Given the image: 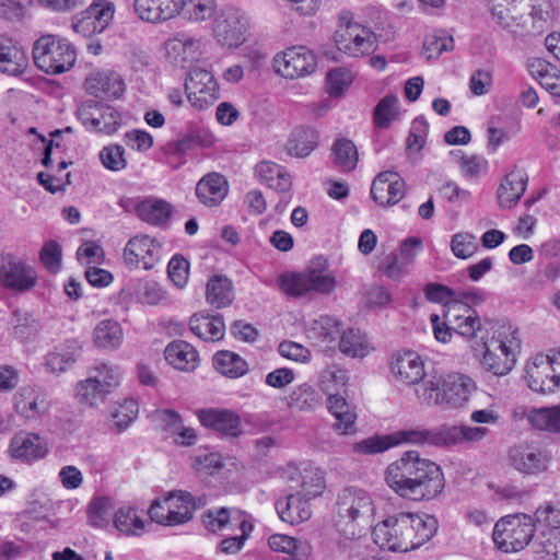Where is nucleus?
Segmentation results:
<instances>
[{"instance_id": "nucleus-39", "label": "nucleus", "mask_w": 560, "mask_h": 560, "mask_svg": "<svg viewBox=\"0 0 560 560\" xmlns=\"http://www.w3.org/2000/svg\"><path fill=\"white\" fill-rule=\"evenodd\" d=\"M318 132L311 127L296 128L289 138L287 152L295 158H305L317 147Z\"/></svg>"}, {"instance_id": "nucleus-53", "label": "nucleus", "mask_w": 560, "mask_h": 560, "mask_svg": "<svg viewBox=\"0 0 560 560\" xmlns=\"http://www.w3.org/2000/svg\"><path fill=\"white\" fill-rule=\"evenodd\" d=\"M182 13L192 22L211 19L217 10V0H183Z\"/></svg>"}, {"instance_id": "nucleus-54", "label": "nucleus", "mask_w": 560, "mask_h": 560, "mask_svg": "<svg viewBox=\"0 0 560 560\" xmlns=\"http://www.w3.org/2000/svg\"><path fill=\"white\" fill-rule=\"evenodd\" d=\"M138 412V404L133 399H125L122 402L114 406L110 416L117 432H124L137 419Z\"/></svg>"}, {"instance_id": "nucleus-2", "label": "nucleus", "mask_w": 560, "mask_h": 560, "mask_svg": "<svg viewBox=\"0 0 560 560\" xmlns=\"http://www.w3.org/2000/svg\"><path fill=\"white\" fill-rule=\"evenodd\" d=\"M436 530L438 521L432 515L398 513L376 524L372 534L381 549L407 552L430 540Z\"/></svg>"}, {"instance_id": "nucleus-36", "label": "nucleus", "mask_w": 560, "mask_h": 560, "mask_svg": "<svg viewBox=\"0 0 560 560\" xmlns=\"http://www.w3.org/2000/svg\"><path fill=\"white\" fill-rule=\"evenodd\" d=\"M138 218L151 225L161 226L165 224L172 214V207L162 199L147 198L136 207Z\"/></svg>"}, {"instance_id": "nucleus-34", "label": "nucleus", "mask_w": 560, "mask_h": 560, "mask_svg": "<svg viewBox=\"0 0 560 560\" xmlns=\"http://www.w3.org/2000/svg\"><path fill=\"white\" fill-rule=\"evenodd\" d=\"M86 90L95 96L118 97L124 92V82L115 72H97L86 79Z\"/></svg>"}, {"instance_id": "nucleus-64", "label": "nucleus", "mask_w": 560, "mask_h": 560, "mask_svg": "<svg viewBox=\"0 0 560 560\" xmlns=\"http://www.w3.org/2000/svg\"><path fill=\"white\" fill-rule=\"evenodd\" d=\"M39 259L47 271L57 273L62 265V249L59 243L46 242L40 249Z\"/></svg>"}, {"instance_id": "nucleus-63", "label": "nucleus", "mask_w": 560, "mask_h": 560, "mask_svg": "<svg viewBox=\"0 0 560 560\" xmlns=\"http://www.w3.org/2000/svg\"><path fill=\"white\" fill-rule=\"evenodd\" d=\"M348 381V372L340 366L332 365L323 372L320 378V386L325 393L331 394L345 387Z\"/></svg>"}, {"instance_id": "nucleus-59", "label": "nucleus", "mask_w": 560, "mask_h": 560, "mask_svg": "<svg viewBox=\"0 0 560 560\" xmlns=\"http://www.w3.org/2000/svg\"><path fill=\"white\" fill-rule=\"evenodd\" d=\"M34 434L20 431L11 441L10 452L12 457L30 462L35 457Z\"/></svg>"}, {"instance_id": "nucleus-44", "label": "nucleus", "mask_w": 560, "mask_h": 560, "mask_svg": "<svg viewBox=\"0 0 560 560\" xmlns=\"http://www.w3.org/2000/svg\"><path fill=\"white\" fill-rule=\"evenodd\" d=\"M290 408L313 411L322 405V395L311 385L301 384L287 398Z\"/></svg>"}, {"instance_id": "nucleus-17", "label": "nucleus", "mask_w": 560, "mask_h": 560, "mask_svg": "<svg viewBox=\"0 0 560 560\" xmlns=\"http://www.w3.org/2000/svg\"><path fill=\"white\" fill-rule=\"evenodd\" d=\"M444 317L456 334L467 339L475 338L481 329V319L477 311L462 300L446 302Z\"/></svg>"}, {"instance_id": "nucleus-31", "label": "nucleus", "mask_w": 560, "mask_h": 560, "mask_svg": "<svg viewBox=\"0 0 560 560\" xmlns=\"http://www.w3.org/2000/svg\"><path fill=\"white\" fill-rule=\"evenodd\" d=\"M228 194V183L220 174L205 176L196 187V195L200 202L208 207L218 206Z\"/></svg>"}, {"instance_id": "nucleus-14", "label": "nucleus", "mask_w": 560, "mask_h": 560, "mask_svg": "<svg viewBox=\"0 0 560 560\" xmlns=\"http://www.w3.org/2000/svg\"><path fill=\"white\" fill-rule=\"evenodd\" d=\"M202 521L212 533L240 530V534L250 535L254 529L252 517L236 508H214L206 511Z\"/></svg>"}, {"instance_id": "nucleus-32", "label": "nucleus", "mask_w": 560, "mask_h": 560, "mask_svg": "<svg viewBox=\"0 0 560 560\" xmlns=\"http://www.w3.org/2000/svg\"><path fill=\"white\" fill-rule=\"evenodd\" d=\"M190 330L205 341H218L224 337L225 324L221 316L195 314L189 320Z\"/></svg>"}, {"instance_id": "nucleus-45", "label": "nucleus", "mask_w": 560, "mask_h": 560, "mask_svg": "<svg viewBox=\"0 0 560 560\" xmlns=\"http://www.w3.org/2000/svg\"><path fill=\"white\" fill-rule=\"evenodd\" d=\"M27 59L24 52L11 43H0V71L10 75H18L24 71Z\"/></svg>"}, {"instance_id": "nucleus-50", "label": "nucleus", "mask_w": 560, "mask_h": 560, "mask_svg": "<svg viewBox=\"0 0 560 560\" xmlns=\"http://www.w3.org/2000/svg\"><path fill=\"white\" fill-rule=\"evenodd\" d=\"M528 421L538 430L560 432V406L534 409L528 413Z\"/></svg>"}, {"instance_id": "nucleus-19", "label": "nucleus", "mask_w": 560, "mask_h": 560, "mask_svg": "<svg viewBox=\"0 0 560 560\" xmlns=\"http://www.w3.org/2000/svg\"><path fill=\"white\" fill-rule=\"evenodd\" d=\"M389 368L396 381L407 385H416V387L430 374L424 370L422 358L410 350L394 354Z\"/></svg>"}, {"instance_id": "nucleus-7", "label": "nucleus", "mask_w": 560, "mask_h": 560, "mask_svg": "<svg viewBox=\"0 0 560 560\" xmlns=\"http://www.w3.org/2000/svg\"><path fill=\"white\" fill-rule=\"evenodd\" d=\"M335 43L340 52L352 58L369 55L376 47L374 34L368 27L352 22L348 14H342L339 18Z\"/></svg>"}, {"instance_id": "nucleus-13", "label": "nucleus", "mask_w": 560, "mask_h": 560, "mask_svg": "<svg viewBox=\"0 0 560 560\" xmlns=\"http://www.w3.org/2000/svg\"><path fill=\"white\" fill-rule=\"evenodd\" d=\"M187 100L192 107L199 110L209 108L219 98L217 81L211 72L196 68L192 69L185 82Z\"/></svg>"}, {"instance_id": "nucleus-9", "label": "nucleus", "mask_w": 560, "mask_h": 560, "mask_svg": "<svg viewBox=\"0 0 560 560\" xmlns=\"http://www.w3.org/2000/svg\"><path fill=\"white\" fill-rule=\"evenodd\" d=\"M525 380L534 392H553L560 385V350L535 355L526 365Z\"/></svg>"}, {"instance_id": "nucleus-40", "label": "nucleus", "mask_w": 560, "mask_h": 560, "mask_svg": "<svg viewBox=\"0 0 560 560\" xmlns=\"http://www.w3.org/2000/svg\"><path fill=\"white\" fill-rule=\"evenodd\" d=\"M122 339V328L113 319L101 320L93 330V341L102 349L115 350L120 347Z\"/></svg>"}, {"instance_id": "nucleus-24", "label": "nucleus", "mask_w": 560, "mask_h": 560, "mask_svg": "<svg viewBox=\"0 0 560 560\" xmlns=\"http://www.w3.org/2000/svg\"><path fill=\"white\" fill-rule=\"evenodd\" d=\"M511 465L521 472L536 474L546 468L547 456L536 446L518 444L509 452Z\"/></svg>"}, {"instance_id": "nucleus-20", "label": "nucleus", "mask_w": 560, "mask_h": 560, "mask_svg": "<svg viewBox=\"0 0 560 560\" xmlns=\"http://www.w3.org/2000/svg\"><path fill=\"white\" fill-rule=\"evenodd\" d=\"M183 3V0H133V10L140 20L159 24L179 15Z\"/></svg>"}, {"instance_id": "nucleus-51", "label": "nucleus", "mask_w": 560, "mask_h": 560, "mask_svg": "<svg viewBox=\"0 0 560 560\" xmlns=\"http://www.w3.org/2000/svg\"><path fill=\"white\" fill-rule=\"evenodd\" d=\"M399 118V101L396 95L389 94L380 100L374 108V122L378 128H388Z\"/></svg>"}, {"instance_id": "nucleus-27", "label": "nucleus", "mask_w": 560, "mask_h": 560, "mask_svg": "<svg viewBox=\"0 0 560 560\" xmlns=\"http://www.w3.org/2000/svg\"><path fill=\"white\" fill-rule=\"evenodd\" d=\"M304 275L311 292L328 294L336 288V277L329 270L328 260L322 256L311 260Z\"/></svg>"}, {"instance_id": "nucleus-35", "label": "nucleus", "mask_w": 560, "mask_h": 560, "mask_svg": "<svg viewBox=\"0 0 560 560\" xmlns=\"http://www.w3.org/2000/svg\"><path fill=\"white\" fill-rule=\"evenodd\" d=\"M330 160L339 172L353 171L359 162V152L353 141L347 138L336 139L330 148Z\"/></svg>"}, {"instance_id": "nucleus-47", "label": "nucleus", "mask_w": 560, "mask_h": 560, "mask_svg": "<svg viewBox=\"0 0 560 560\" xmlns=\"http://www.w3.org/2000/svg\"><path fill=\"white\" fill-rule=\"evenodd\" d=\"M96 378L101 386L110 394L118 387L122 380V372L120 368L110 362H98L90 369V375Z\"/></svg>"}, {"instance_id": "nucleus-43", "label": "nucleus", "mask_w": 560, "mask_h": 560, "mask_svg": "<svg viewBox=\"0 0 560 560\" xmlns=\"http://www.w3.org/2000/svg\"><path fill=\"white\" fill-rule=\"evenodd\" d=\"M206 299L217 308L230 305L233 300L232 282L224 276L212 277L207 283Z\"/></svg>"}, {"instance_id": "nucleus-29", "label": "nucleus", "mask_w": 560, "mask_h": 560, "mask_svg": "<svg viewBox=\"0 0 560 560\" xmlns=\"http://www.w3.org/2000/svg\"><path fill=\"white\" fill-rule=\"evenodd\" d=\"M339 322L330 316L322 315L306 323L305 334L317 346H329L340 335Z\"/></svg>"}, {"instance_id": "nucleus-46", "label": "nucleus", "mask_w": 560, "mask_h": 560, "mask_svg": "<svg viewBox=\"0 0 560 560\" xmlns=\"http://www.w3.org/2000/svg\"><path fill=\"white\" fill-rule=\"evenodd\" d=\"M268 545L273 551L292 556L308 557L312 552V547L307 541L282 534L271 535Z\"/></svg>"}, {"instance_id": "nucleus-42", "label": "nucleus", "mask_w": 560, "mask_h": 560, "mask_svg": "<svg viewBox=\"0 0 560 560\" xmlns=\"http://www.w3.org/2000/svg\"><path fill=\"white\" fill-rule=\"evenodd\" d=\"M113 524L127 536H140L145 523L133 506L122 505L114 512Z\"/></svg>"}, {"instance_id": "nucleus-33", "label": "nucleus", "mask_w": 560, "mask_h": 560, "mask_svg": "<svg viewBox=\"0 0 560 560\" xmlns=\"http://www.w3.org/2000/svg\"><path fill=\"white\" fill-rule=\"evenodd\" d=\"M528 71L552 96L560 97V72L551 63L540 58L528 61Z\"/></svg>"}, {"instance_id": "nucleus-12", "label": "nucleus", "mask_w": 560, "mask_h": 560, "mask_svg": "<svg viewBox=\"0 0 560 560\" xmlns=\"http://www.w3.org/2000/svg\"><path fill=\"white\" fill-rule=\"evenodd\" d=\"M247 16L236 8H226L215 19L213 33L218 42L229 48H237L246 40Z\"/></svg>"}, {"instance_id": "nucleus-3", "label": "nucleus", "mask_w": 560, "mask_h": 560, "mask_svg": "<svg viewBox=\"0 0 560 560\" xmlns=\"http://www.w3.org/2000/svg\"><path fill=\"white\" fill-rule=\"evenodd\" d=\"M475 389L476 383L467 375H444L433 370L415 388V395L421 405L452 409L464 407Z\"/></svg>"}, {"instance_id": "nucleus-8", "label": "nucleus", "mask_w": 560, "mask_h": 560, "mask_svg": "<svg viewBox=\"0 0 560 560\" xmlns=\"http://www.w3.org/2000/svg\"><path fill=\"white\" fill-rule=\"evenodd\" d=\"M75 61V51L63 39L45 35L37 39V68L49 74L68 71Z\"/></svg>"}, {"instance_id": "nucleus-22", "label": "nucleus", "mask_w": 560, "mask_h": 560, "mask_svg": "<svg viewBox=\"0 0 560 560\" xmlns=\"http://www.w3.org/2000/svg\"><path fill=\"white\" fill-rule=\"evenodd\" d=\"M371 195L382 207L396 205L405 195V182L396 172H382L373 180Z\"/></svg>"}, {"instance_id": "nucleus-10", "label": "nucleus", "mask_w": 560, "mask_h": 560, "mask_svg": "<svg viewBox=\"0 0 560 560\" xmlns=\"http://www.w3.org/2000/svg\"><path fill=\"white\" fill-rule=\"evenodd\" d=\"M124 262L129 269H153L161 260L160 241L147 234L131 237L124 247Z\"/></svg>"}, {"instance_id": "nucleus-37", "label": "nucleus", "mask_w": 560, "mask_h": 560, "mask_svg": "<svg viewBox=\"0 0 560 560\" xmlns=\"http://www.w3.org/2000/svg\"><path fill=\"white\" fill-rule=\"evenodd\" d=\"M255 173L260 182L275 190L288 191L291 188V176L279 164L269 161L260 162L256 165Z\"/></svg>"}, {"instance_id": "nucleus-6", "label": "nucleus", "mask_w": 560, "mask_h": 560, "mask_svg": "<svg viewBox=\"0 0 560 560\" xmlns=\"http://www.w3.org/2000/svg\"><path fill=\"white\" fill-rule=\"evenodd\" d=\"M533 518L520 513L506 515L499 520L493 528L492 538L495 546L504 552L524 549L534 536Z\"/></svg>"}, {"instance_id": "nucleus-11", "label": "nucleus", "mask_w": 560, "mask_h": 560, "mask_svg": "<svg viewBox=\"0 0 560 560\" xmlns=\"http://www.w3.org/2000/svg\"><path fill=\"white\" fill-rule=\"evenodd\" d=\"M275 71L285 79H298L313 73L317 67L315 54L304 46H294L273 58Z\"/></svg>"}, {"instance_id": "nucleus-25", "label": "nucleus", "mask_w": 560, "mask_h": 560, "mask_svg": "<svg viewBox=\"0 0 560 560\" xmlns=\"http://www.w3.org/2000/svg\"><path fill=\"white\" fill-rule=\"evenodd\" d=\"M170 526H177L189 522L195 510L202 504L201 499H196L186 491H172L167 493Z\"/></svg>"}, {"instance_id": "nucleus-26", "label": "nucleus", "mask_w": 560, "mask_h": 560, "mask_svg": "<svg viewBox=\"0 0 560 560\" xmlns=\"http://www.w3.org/2000/svg\"><path fill=\"white\" fill-rule=\"evenodd\" d=\"M528 177L517 167L512 168L502 179L498 191V203L501 208H512L526 190Z\"/></svg>"}, {"instance_id": "nucleus-61", "label": "nucleus", "mask_w": 560, "mask_h": 560, "mask_svg": "<svg viewBox=\"0 0 560 560\" xmlns=\"http://www.w3.org/2000/svg\"><path fill=\"white\" fill-rule=\"evenodd\" d=\"M479 246L474 234L468 232L456 233L451 240V250L459 259H468L478 250Z\"/></svg>"}, {"instance_id": "nucleus-41", "label": "nucleus", "mask_w": 560, "mask_h": 560, "mask_svg": "<svg viewBox=\"0 0 560 560\" xmlns=\"http://www.w3.org/2000/svg\"><path fill=\"white\" fill-rule=\"evenodd\" d=\"M213 366L220 374L230 378L241 377L248 372L246 360L230 350L218 351L213 357Z\"/></svg>"}, {"instance_id": "nucleus-55", "label": "nucleus", "mask_w": 560, "mask_h": 560, "mask_svg": "<svg viewBox=\"0 0 560 560\" xmlns=\"http://www.w3.org/2000/svg\"><path fill=\"white\" fill-rule=\"evenodd\" d=\"M393 447L390 435H372L352 444V452L358 455L371 456L384 453Z\"/></svg>"}, {"instance_id": "nucleus-60", "label": "nucleus", "mask_w": 560, "mask_h": 560, "mask_svg": "<svg viewBox=\"0 0 560 560\" xmlns=\"http://www.w3.org/2000/svg\"><path fill=\"white\" fill-rule=\"evenodd\" d=\"M393 447L400 444H429L432 445V429L415 428L390 433Z\"/></svg>"}, {"instance_id": "nucleus-1", "label": "nucleus", "mask_w": 560, "mask_h": 560, "mask_svg": "<svg viewBox=\"0 0 560 560\" xmlns=\"http://www.w3.org/2000/svg\"><path fill=\"white\" fill-rule=\"evenodd\" d=\"M386 485L400 498L412 501H430L445 488L441 467L423 458L417 451H407L389 464L385 470Z\"/></svg>"}, {"instance_id": "nucleus-57", "label": "nucleus", "mask_w": 560, "mask_h": 560, "mask_svg": "<svg viewBox=\"0 0 560 560\" xmlns=\"http://www.w3.org/2000/svg\"><path fill=\"white\" fill-rule=\"evenodd\" d=\"M301 494L307 499L320 495L325 488L324 474L318 468H305L301 472Z\"/></svg>"}, {"instance_id": "nucleus-62", "label": "nucleus", "mask_w": 560, "mask_h": 560, "mask_svg": "<svg viewBox=\"0 0 560 560\" xmlns=\"http://www.w3.org/2000/svg\"><path fill=\"white\" fill-rule=\"evenodd\" d=\"M423 49L428 59L438 58L443 52L454 49V39L443 32L430 34L424 38Z\"/></svg>"}, {"instance_id": "nucleus-18", "label": "nucleus", "mask_w": 560, "mask_h": 560, "mask_svg": "<svg viewBox=\"0 0 560 560\" xmlns=\"http://www.w3.org/2000/svg\"><path fill=\"white\" fill-rule=\"evenodd\" d=\"M196 416L202 427L213 430L222 436L237 438L242 434L241 417L228 408H201Z\"/></svg>"}, {"instance_id": "nucleus-58", "label": "nucleus", "mask_w": 560, "mask_h": 560, "mask_svg": "<svg viewBox=\"0 0 560 560\" xmlns=\"http://www.w3.org/2000/svg\"><path fill=\"white\" fill-rule=\"evenodd\" d=\"M459 156V171L466 178H479L485 175L489 167L488 160L479 154H463L462 151H457L456 155ZM455 154V152H452Z\"/></svg>"}, {"instance_id": "nucleus-28", "label": "nucleus", "mask_w": 560, "mask_h": 560, "mask_svg": "<svg viewBox=\"0 0 560 560\" xmlns=\"http://www.w3.org/2000/svg\"><path fill=\"white\" fill-rule=\"evenodd\" d=\"M276 510L279 517L291 525L301 524L312 516L308 499L300 493L290 494L282 500H278Z\"/></svg>"}, {"instance_id": "nucleus-56", "label": "nucleus", "mask_w": 560, "mask_h": 560, "mask_svg": "<svg viewBox=\"0 0 560 560\" xmlns=\"http://www.w3.org/2000/svg\"><path fill=\"white\" fill-rule=\"evenodd\" d=\"M279 288L288 296L299 298L310 291L304 272H285L279 277Z\"/></svg>"}, {"instance_id": "nucleus-49", "label": "nucleus", "mask_w": 560, "mask_h": 560, "mask_svg": "<svg viewBox=\"0 0 560 560\" xmlns=\"http://www.w3.org/2000/svg\"><path fill=\"white\" fill-rule=\"evenodd\" d=\"M115 509V502L109 497H96L88 506L89 523L93 527L104 528L108 526L110 515Z\"/></svg>"}, {"instance_id": "nucleus-52", "label": "nucleus", "mask_w": 560, "mask_h": 560, "mask_svg": "<svg viewBox=\"0 0 560 560\" xmlns=\"http://www.w3.org/2000/svg\"><path fill=\"white\" fill-rule=\"evenodd\" d=\"M537 560H560V530L547 529L536 542Z\"/></svg>"}, {"instance_id": "nucleus-15", "label": "nucleus", "mask_w": 560, "mask_h": 560, "mask_svg": "<svg viewBox=\"0 0 560 560\" xmlns=\"http://www.w3.org/2000/svg\"><path fill=\"white\" fill-rule=\"evenodd\" d=\"M115 7L107 0L94 1L88 9L78 14L72 22L75 33L89 37L102 33L113 21Z\"/></svg>"}, {"instance_id": "nucleus-16", "label": "nucleus", "mask_w": 560, "mask_h": 560, "mask_svg": "<svg viewBox=\"0 0 560 560\" xmlns=\"http://www.w3.org/2000/svg\"><path fill=\"white\" fill-rule=\"evenodd\" d=\"M35 284L32 267L21 258L10 254H0V285L15 292H24Z\"/></svg>"}, {"instance_id": "nucleus-48", "label": "nucleus", "mask_w": 560, "mask_h": 560, "mask_svg": "<svg viewBox=\"0 0 560 560\" xmlns=\"http://www.w3.org/2000/svg\"><path fill=\"white\" fill-rule=\"evenodd\" d=\"M366 336L359 330L349 329L345 331L339 340V350L349 357H365L371 351Z\"/></svg>"}, {"instance_id": "nucleus-38", "label": "nucleus", "mask_w": 560, "mask_h": 560, "mask_svg": "<svg viewBox=\"0 0 560 560\" xmlns=\"http://www.w3.org/2000/svg\"><path fill=\"white\" fill-rule=\"evenodd\" d=\"M74 398L79 405L96 408L102 405L109 395L96 378L88 376L79 381L74 386Z\"/></svg>"}, {"instance_id": "nucleus-5", "label": "nucleus", "mask_w": 560, "mask_h": 560, "mask_svg": "<svg viewBox=\"0 0 560 560\" xmlns=\"http://www.w3.org/2000/svg\"><path fill=\"white\" fill-rule=\"evenodd\" d=\"M338 515L345 522L343 533L349 537L360 535L370 527L376 506L372 495L364 489L346 488L338 497Z\"/></svg>"}, {"instance_id": "nucleus-30", "label": "nucleus", "mask_w": 560, "mask_h": 560, "mask_svg": "<svg viewBox=\"0 0 560 560\" xmlns=\"http://www.w3.org/2000/svg\"><path fill=\"white\" fill-rule=\"evenodd\" d=\"M165 360L174 369L190 372L199 364V354L197 350L184 340L171 342L164 351Z\"/></svg>"}, {"instance_id": "nucleus-21", "label": "nucleus", "mask_w": 560, "mask_h": 560, "mask_svg": "<svg viewBox=\"0 0 560 560\" xmlns=\"http://www.w3.org/2000/svg\"><path fill=\"white\" fill-rule=\"evenodd\" d=\"M170 61L183 68L190 66L201 56V40L188 34H177L164 44Z\"/></svg>"}, {"instance_id": "nucleus-4", "label": "nucleus", "mask_w": 560, "mask_h": 560, "mask_svg": "<svg viewBox=\"0 0 560 560\" xmlns=\"http://www.w3.org/2000/svg\"><path fill=\"white\" fill-rule=\"evenodd\" d=\"M521 341L518 331L510 324L500 325L482 346V366L494 375L508 374L516 362Z\"/></svg>"}, {"instance_id": "nucleus-23", "label": "nucleus", "mask_w": 560, "mask_h": 560, "mask_svg": "<svg viewBox=\"0 0 560 560\" xmlns=\"http://www.w3.org/2000/svg\"><path fill=\"white\" fill-rule=\"evenodd\" d=\"M79 117L90 130L105 135L116 132L120 125L118 112L110 106L95 105L82 108L79 112Z\"/></svg>"}]
</instances>
